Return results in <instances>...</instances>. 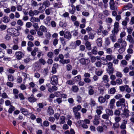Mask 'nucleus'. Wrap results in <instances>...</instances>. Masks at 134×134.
I'll return each instance as SVG.
<instances>
[{
  "label": "nucleus",
  "instance_id": "58",
  "mask_svg": "<svg viewBox=\"0 0 134 134\" xmlns=\"http://www.w3.org/2000/svg\"><path fill=\"white\" fill-rule=\"evenodd\" d=\"M90 104L92 107L94 106L95 105L96 102L94 100L91 99L90 100Z\"/></svg>",
  "mask_w": 134,
  "mask_h": 134
},
{
  "label": "nucleus",
  "instance_id": "9",
  "mask_svg": "<svg viewBox=\"0 0 134 134\" xmlns=\"http://www.w3.org/2000/svg\"><path fill=\"white\" fill-rule=\"evenodd\" d=\"M99 116L98 115H96L95 116L94 119L93 121V124L95 125H97L99 123Z\"/></svg>",
  "mask_w": 134,
  "mask_h": 134
},
{
  "label": "nucleus",
  "instance_id": "23",
  "mask_svg": "<svg viewBox=\"0 0 134 134\" xmlns=\"http://www.w3.org/2000/svg\"><path fill=\"white\" fill-rule=\"evenodd\" d=\"M28 100L31 102H35L36 100V99L34 98L33 95H31L30 97L28 98Z\"/></svg>",
  "mask_w": 134,
  "mask_h": 134
},
{
  "label": "nucleus",
  "instance_id": "21",
  "mask_svg": "<svg viewBox=\"0 0 134 134\" xmlns=\"http://www.w3.org/2000/svg\"><path fill=\"white\" fill-rule=\"evenodd\" d=\"M96 42L98 47H101L102 45V38H98Z\"/></svg>",
  "mask_w": 134,
  "mask_h": 134
},
{
  "label": "nucleus",
  "instance_id": "61",
  "mask_svg": "<svg viewBox=\"0 0 134 134\" xmlns=\"http://www.w3.org/2000/svg\"><path fill=\"white\" fill-rule=\"evenodd\" d=\"M61 4H59L57 3H55L53 4V6L55 8H58L61 7Z\"/></svg>",
  "mask_w": 134,
  "mask_h": 134
},
{
  "label": "nucleus",
  "instance_id": "43",
  "mask_svg": "<svg viewBox=\"0 0 134 134\" xmlns=\"http://www.w3.org/2000/svg\"><path fill=\"white\" fill-rule=\"evenodd\" d=\"M15 109V108L14 106L12 105H11L10 108L9 109L8 112L10 113H12L13 111Z\"/></svg>",
  "mask_w": 134,
  "mask_h": 134
},
{
  "label": "nucleus",
  "instance_id": "3",
  "mask_svg": "<svg viewBox=\"0 0 134 134\" xmlns=\"http://www.w3.org/2000/svg\"><path fill=\"white\" fill-rule=\"evenodd\" d=\"M46 86L48 88V91L50 92H52L54 91H56L58 89L57 87L55 86H52L51 87L50 83H47L46 85Z\"/></svg>",
  "mask_w": 134,
  "mask_h": 134
},
{
  "label": "nucleus",
  "instance_id": "51",
  "mask_svg": "<svg viewBox=\"0 0 134 134\" xmlns=\"http://www.w3.org/2000/svg\"><path fill=\"white\" fill-rule=\"evenodd\" d=\"M125 50V48L124 47H121L118 50L119 53L120 54H121L124 52Z\"/></svg>",
  "mask_w": 134,
  "mask_h": 134
},
{
  "label": "nucleus",
  "instance_id": "64",
  "mask_svg": "<svg viewBox=\"0 0 134 134\" xmlns=\"http://www.w3.org/2000/svg\"><path fill=\"white\" fill-rule=\"evenodd\" d=\"M18 24L20 26H22L23 25V23L22 21L20 19L18 20L17 21Z\"/></svg>",
  "mask_w": 134,
  "mask_h": 134
},
{
  "label": "nucleus",
  "instance_id": "62",
  "mask_svg": "<svg viewBox=\"0 0 134 134\" xmlns=\"http://www.w3.org/2000/svg\"><path fill=\"white\" fill-rule=\"evenodd\" d=\"M48 72V70L47 68H45L42 71V73L44 76L47 75Z\"/></svg>",
  "mask_w": 134,
  "mask_h": 134
},
{
  "label": "nucleus",
  "instance_id": "35",
  "mask_svg": "<svg viewBox=\"0 0 134 134\" xmlns=\"http://www.w3.org/2000/svg\"><path fill=\"white\" fill-rule=\"evenodd\" d=\"M115 34H112L110 36V38L112 40V41L114 42L116 41V36L115 35Z\"/></svg>",
  "mask_w": 134,
  "mask_h": 134
},
{
  "label": "nucleus",
  "instance_id": "46",
  "mask_svg": "<svg viewBox=\"0 0 134 134\" xmlns=\"http://www.w3.org/2000/svg\"><path fill=\"white\" fill-rule=\"evenodd\" d=\"M116 75L117 77L121 78L122 77V75L121 72L117 71L116 72Z\"/></svg>",
  "mask_w": 134,
  "mask_h": 134
},
{
  "label": "nucleus",
  "instance_id": "45",
  "mask_svg": "<svg viewBox=\"0 0 134 134\" xmlns=\"http://www.w3.org/2000/svg\"><path fill=\"white\" fill-rule=\"evenodd\" d=\"M59 26L64 28L67 25L66 23H63L62 22L60 21L59 23Z\"/></svg>",
  "mask_w": 134,
  "mask_h": 134
},
{
  "label": "nucleus",
  "instance_id": "14",
  "mask_svg": "<svg viewBox=\"0 0 134 134\" xmlns=\"http://www.w3.org/2000/svg\"><path fill=\"white\" fill-rule=\"evenodd\" d=\"M54 9L52 7H51L48 9H46L45 11L46 14L48 15H49L53 12V10Z\"/></svg>",
  "mask_w": 134,
  "mask_h": 134
},
{
  "label": "nucleus",
  "instance_id": "11",
  "mask_svg": "<svg viewBox=\"0 0 134 134\" xmlns=\"http://www.w3.org/2000/svg\"><path fill=\"white\" fill-rule=\"evenodd\" d=\"M115 100L114 99H111L110 102L109 106L111 109H113L114 107V104Z\"/></svg>",
  "mask_w": 134,
  "mask_h": 134
},
{
  "label": "nucleus",
  "instance_id": "30",
  "mask_svg": "<svg viewBox=\"0 0 134 134\" xmlns=\"http://www.w3.org/2000/svg\"><path fill=\"white\" fill-rule=\"evenodd\" d=\"M58 65L57 64H55L53 65V66L52 68V70L51 71L52 73L54 74L56 73L57 71L56 68L55 67L58 66Z\"/></svg>",
  "mask_w": 134,
  "mask_h": 134
},
{
  "label": "nucleus",
  "instance_id": "42",
  "mask_svg": "<svg viewBox=\"0 0 134 134\" xmlns=\"http://www.w3.org/2000/svg\"><path fill=\"white\" fill-rule=\"evenodd\" d=\"M13 30H14V31L13 34V35L16 36H17L19 35L20 33L18 31V30H16L15 28Z\"/></svg>",
  "mask_w": 134,
  "mask_h": 134
},
{
  "label": "nucleus",
  "instance_id": "44",
  "mask_svg": "<svg viewBox=\"0 0 134 134\" xmlns=\"http://www.w3.org/2000/svg\"><path fill=\"white\" fill-rule=\"evenodd\" d=\"M117 84L118 85H120L122 84V81L121 79L120 78L117 79L116 80Z\"/></svg>",
  "mask_w": 134,
  "mask_h": 134
},
{
  "label": "nucleus",
  "instance_id": "60",
  "mask_svg": "<svg viewBox=\"0 0 134 134\" xmlns=\"http://www.w3.org/2000/svg\"><path fill=\"white\" fill-rule=\"evenodd\" d=\"M103 71L102 70H100L98 71L96 73L97 75L100 76L103 72Z\"/></svg>",
  "mask_w": 134,
  "mask_h": 134
},
{
  "label": "nucleus",
  "instance_id": "56",
  "mask_svg": "<svg viewBox=\"0 0 134 134\" xmlns=\"http://www.w3.org/2000/svg\"><path fill=\"white\" fill-rule=\"evenodd\" d=\"M72 90L73 91L75 92H77L79 90V88L77 86H72Z\"/></svg>",
  "mask_w": 134,
  "mask_h": 134
},
{
  "label": "nucleus",
  "instance_id": "38",
  "mask_svg": "<svg viewBox=\"0 0 134 134\" xmlns=\"http://www.w3.org/2000/svg\"><path fill=\"white\" fill-rule=\"evenodd\" d=\"M40 29L42 31L44 32H46L47 31V30L45 27L43 25L41 26L40 27Z\"/></svg>",
  "mask_w": 134,
  "mask_h": 134
},
{
  "label": "nucleus",
  "instance_id": "49",
  "mask_svg": "<svg viewBox=\"0 0 134 134\" xmlns=\"http://www.w3.org/2000/svg\"><path fill=\"white\" fill-rule=\"evenodd\" d=\"M116 90L115 88L113 87L110 88L109 90L110 93L111 94H113L115 93Z\"/></svg>",
  "mask_w": 134,
  "mask_h": 134
},
{
  "label": "nucleus",
  "instance_id": "2",
  "mask_svg": "<svg viewBox=\"0 0 134 134\" xmlns=\"http://www.w3.org/2000/svg\"><path fill=\"white\" fill-rule=\"evenodd\" d=\"M58 77L57 76L53 75L51 78V83L54 85H56L58 83Z\"/></svg>",
  "mask_w": 134,
  "mask_h": 134
},
{
  "label": "nucleus",
  "instance_id": "47",
  "mask_svg": "<svg viewBox=\"0 0 134 134\" xmlns=\"http://www.w3.org/2000/svg\"><path fill=\"white\" fill-rule=\"evenodd\" d=\"M118 31V27H114V30L112 31L113 34H116Z\"/></svg>",
  "mask_w": 134,
  "mask_h": 134
},
{
  "label": "nucleus",
  "instance_id": "5",
  "mask_svg": "<svg viewBox=\"0 0 134 134\" xmlns=\"http://www.w3.org/2000/svg\"><path fill=\"white\" fill-rule=\"evenodd\" d=\"M64 37L68 40H70L71 37V35L70 33L68 31H65Z\"/></svg>",
  "mask_w": 134,
  "mask_h": 134
},
{
  "label": "nucleus",
  "instance_id": "12",
  "mask_svg": "<svg viewBox=\"0 0 134 134\" xmlns=\"http://www.w3.org/2000/svg\"><path fill=\"white\" fill-rule=\"evenodd\" d=\"M109 3L111 9L113 10H117V7L115 5V3L114 2H109Z\"/></svg>",
  "mask_w": 134,
  "mask_h": 134
},
{
  "label": "nucleus",
  "instance_id": "25",
  "mask_svg": "<svg viewBox=\"0 0 134 134\" xmlns=\"http://www.w3.org/2000/svg\"><path fill=\"white\" fill-rule=\"evenodd\" d=\"M85 45L87 49L88 50H90L91 49V44L90 42L87 41L85 43Z\"/></svg>",
  "mask_w": 134,
  "mask_h": 134
},
{
  "label": "nucleus",
  "instance_id": "1",
  "mask_svg": "<svg viewBox=\"0 0 134 134\" xmlns=\"http://www.w3.org/2000/svg\"><path fill=\"white\" fill-rule=\"evenodd\" d=\"M125 100L124 98L120 99L119 101L116 103V105L117 107L121 106V109L123 111V113L121 116L122 117L126 118L129 116V110L128 109V107L126 105L125 103Z\"/></svg>",
  "mask_w": 134,
  "mask_h": 134
},
{
  "label": "nucleus",
  "instance_id": "53",
  "mask_svg": "<svg viewBox=\"0 0 134 134\" xmlns=\"http://www.w3.org/2000/svg\"><path fill=\"white\" fill-rule=\"evenodd\" d=\"M74 80L75 81H80L81 80V76L80 75H78L76 76L75 77Z\"/></svg>",
  "mask_w": 134,
  "mask_h": 134
},
{
  "label": "nucleus",
  "instance_id": "16",
  "mask_svg": "<svg viewBox=\"0 0 134 134\" xmlns=\"http://www.w3.org/2000/svg\"><path fill=\"white\" fill-rule=\"evenodd\" d=\"M51 20V17L50 16H47L44 20V22L45 24L48 25L50 23Z\"/></svg>",
  "mask_w": 134,
  "mask_h": 134
},
{
  "label": "nucleus",
  "instance_id": "39",
  "mask_svg": "<svg viewBox=\"0 0 134 134\" xmlns=\"http://www.w3.org/2000/svg\"><path fill=\"white\" fill-rule=\"evenodd\" d=\"M97 48L96 46H94L92 50V53L94 55H96L97 53Z\"/></svg>",
  "mask_w": 134,
  "mask_h": 134
},
{
  "label": "nucleus",
  "instance_id": "48",
  "mask_svg": "<svg viewBox=\"0 0 134 134\" xmlns=\"http://www.w3.org/2000/svg\"><path fill=\"white\" fill-rule=\"evenodd\" d=\"M54 102L56 103L57 102L58 104H59L62 102V99L61 98H58L54 100Z\"/></svg>",
  "mask_w": 134,
  "mask_h": 134
},
{
  "label": "nucleus",
  "instance_id": "50",
  "mask_svg": "<svg viewBox=\"0 0 134 134\" xmlns=\"http://www.w3.org/2000/svg\"><path fill=\"white\" fill-rule=\"evenodd\" d=\"M31 5L32 7H36L37 5V3L35 1H32L31 2Z\"/></svg>",
  "mask_w": 134,
  "mask_h": 134
},
{
  "label": "nucleus",
  "instance_id": "54",
  "mask_svg": "<svg viewBox=\"0 0 134 134\" xmlns=\"http://www.w3.org/2000/svg\"><path fill=\"white\" fill-rule=\"evenodd\" d=\"M33 26L36 31H37L39 28L38 24L37 23H34L33 24Z\"/></svg>",
  "mask_w": 134,
  "mask_h": 134
},
{
  "label": "nucleus",
  "instance_id": "59",
  "mask_svg": "<svg viewBox=\"0 0 134 134\" xmlns=\"http://www.w3.org/2000/svg\"><path fill=\"white\" fill-rule=\"evenodd\" d=\"M121 64L123 66H126L127 65V63L126 60H123L121 61Z\"/></svg>",
  "mask_w": 134,
  "mask_h": 134
},
{
  "label": "nucleus",
  "instance_id": "29",
  "mask_svg": "<svg viewBox=\"0 0 134 134\" xmlns=\"http://www.w3.org/2000/svg\"><path fill=\"white\" fill-rule=\"evenodd\" d=\"M10 19L8 16H5L2 19L3 21L5 23H8L10 21Z\"/></svg>",
  "mask_w": 134,
  "mask_h": 134
},
{
  "label": "nucleus",
  "instance_id": "55",
  "mask_svg": "<svg viewBox=\"0 0 134 134\" xmlns=\"http://www.w3.org/2000/svg\"><path fill=\"white\" fill-rule=\"evenodd\" d=\"M60 39L62 44L64 46L66 44V43L65 39L63 37H60Z\"/></svg>",
  "mask_w": 134,
  "mask_h": 134
},
{
  "label": "nucleus",
  "instance_id": "6",
  "mask_svg": "<svg viewBox=\"0 0 134 134\" xmlns=\"http://www.w3.org/2000/svg\"><path fill=\"white\" fill-rule=\"evenodd\" d=\"M79 61L83 65H87L90 62V61L87 59L82 58L80 59Z\"/></svg>",
  "mask_w": 134,
  "mask_h": 134
},
{
  "label": "nucleus",
  "instance_id": "26",
  "mask_svg": "<svg viewBox=\"0 0 134 134\" xmlns=\"http://www.w3.org/2000/svg\"><path fill=\"white\" fill-rule=\"evenodd\" d=\"M70 6L72 7V9L71 10L70 9L69 10V12L71 14H73L74 13L75 11V7L72 4H71Z\"/></svg>",
  "mask_w": 134,
  "mask_h": 134
},
{
  "label": "nucleus",
  "instance_id": "28",
  "mask_svg": "<svg viewBox=\"0 0 134 134\" xmlns=\"http://www.w3.org/2000/svg\"><path fill=\"white\" fill-rule=\"evenodd\" d=\"M115 57L112 55H108L106 57V58L107 60L110 61L112 59H114Z\"/></svg>",
  "mask_w": 134,
  "mask_h": 134
},
{
  "label": "nucleus",
  "instance_id": "19",
  "mask_svg": "<svg viewBox=\"0 0 134 134\" xmlns=\"http://www.w3.org/2000/svg\"><path fill=\"white\" fill-rule=\"evenodd\" d=\"M132 7V5L131 3H128L123 8V10H126L131 8Z\"/></svg>",
  "mask_w": 134,
  "mask_h": 134
},
{
  "label": "nucleus",
  "instance_id": "36",
  "mask_svg": "<svg viewBox=\"0 0 134 134\" xmlns=\"http://www.w3.org/2000/svg\"><path fill=\"white\" fill-rule=\"evenodd\" d=\"M104 82L107 83L109 81V80L108 78V76L106 75H104L102 78Z\"/></svg>",
  "mask_w": 134,
  "mask_h": 134
},
{
  "label": "nucleus",
  "instance_id": "24",
  "mask_svg": "<svg viewBox=\"0 0 134 134\" xmlns=\"http://www.w3.org/2000/svg\"><path fill=\"white\" fill-rule=\"evenodd\" d=\"M81 108V106L80 105H78L77 107H74L73 109L74 112H78Z\"/></svg>",
  "mask_w": 134,
  "mask_h": 134
},
{
  "label": "nucleus",
  "instance_id": "10",
  "mask_svg": "<svg viewBox=\"0 0 134 134\" xmlns=\"http://www.w3.org/2000/svg\"><path fill=\"white\" fill-rule=\"evenodd\" d=\"M39 12L36 10H34L33 11L30 10L29 12V14L30 16H32L38 14Z\"/></svg>",
  "mask_w": 134,
  "mask_h": 134
},
{
  "label": "nucleus",
  "instance_id": "37",
  "mask_svg": "<svg viewBox=\"0 0 134 134\" xmlns=\"http://www.w3.org/2000/svg\"><path fill=\"white\" fill-rule=\"evenodd\" d=\"M70 61L69 59H68L66 60H60V62L63 64H68L70 62Z\"/></svg>",
  "mask_w": 134,
  "mask_h": 134
},
{
  "label": "nucleus",
  "instance_id": "27",
  "mask_svg": "<svg viewBox=\"0 0 134 134\" xmlns=\"http://www.w3.org/2000/svg\"><path fill=\"white\" fill-rule=\"evenodd\" d=\"M99 102L101 103H103L105 101L104 98L102 96L99 97L98 98Z\"/></svg>",
  "mask_w": 134,
  "mask_h": 134
},
{
  "label": "nucleus",
  "instance_id": "22",
  "mask_svg": "<svg viewBox=\"0 0 134 134\" xmlns=\"http://www.w3.org/2000/svg\"><path fill=\"white\" fill-rule=\"evenodd\" d=\"M14 28H9L7 29V31L8 34L10 35H12L13 33Z\"/></svg>",
  "mask_w": 134,
  "mask_h": 134
},
{
  "label": "nucleus",
  "instance_id": "41",
  "mask_svg": "<svg viewBox=\"0 0 134 134\" xmlns=\"http://www.w3.org/2000/svg\"><path fill=\"white\" fill-rule=\"evenodd\" d=\"M125 90L127 93H130L131 91V88L127 85H125Z\"/></svg>",
  "mask_w": 134,
  "mask_h": 134
},
{
  "label": "nucleus",
  "instance_id": "63",
  "mask_svg": "<svg viewBox=\"0 0 134 134\" xmlns=\"http://www.w3.org/2000/svg\"><path fill=\"white\" fill-rule=\"evenodd\" d=\"M28 115L30 116L31 119L32 120H34L36 118L35 116L33 114L29 113Z\"/></svg>",
  "mask_w": 134,
  "mask_h": 134
},
{
  "label": "nucleus",
  "instance_id": "31",
  "mask_svg": "<svg viewBox=\"0 0 134 134\" xmlns=\"http://www.w3.org/2000/svg\"><path fill=\"white\" fill-rule=\"evenodd\" d=\"M75 115V118L76 119H80L81 118L80 114L78 112H74Z\"/></svg>",
  "mask_w": 134,
  "mask_h": 134
},
{
  "label": "nucleus",
  "instance_id": "32",
  "mask_svg": "<svg viewBox=\"0 0 134 134\" xmlns=\"http://www.w3.org/2000/svg\"><path fill=\"white\" fill-rule=\"evenodd\" d=\"M97 130L98 132L100 133L103 132L104 129L102 126H99L97 127Z\"/></svg>",
  "mask_w": 134,
  "mask_h": 134
},
{
  "label": "nucleus",
  "instance_id": "52",
  "mask_svg": "<svg viewBox=\"0 0 134 134\" xmlns=\"http://www.w3.org/2000/svg\"><path fill=\"white\" fill-rule=\"evenodd\" d=\"M106 113L109 115H112L113 112L112 110L109 109H107L106 110Z\"/></svg>",
  "mask_w": 134,
  "mask_h": 134
},
{
  "label": "nucleus",
  "instance_id": "20",
  "mask_svg": "<svg viewBox=\"0 0 134 134\" xmlns=\"http://www.w3.org/2000/svg\"><path fill=\"white\" fill-rule=\"evenodd\" d=\"M127 40L131 43H133L134 42L133 38L130 35H128L127 36Z\"/></svg>",
  "mask_w": 134,
  "mask_h": 134
},
{
  "label": "nucleus",
  "instance_id": "15",
  "mask_svg": "<svg viewBox=\"0 0 134 134\" xmlns=\"http://www.w3.org/2000/svg\"><path fill=\"white\" fill-rule=\"evenodd\" d=\"M103 109V107L101 106H98L97 107L96 112L98 115H100L102 113V110Z\"/></svg>",
  "mask_w": 134,
  "mask_h": 134
},
{
  "label": "nucleus",
  "instance_id": "4",
  "mask_svg": "<svg viewBox=\"0 0 134 134\" xmlns=\"http://www.w3.org/2000/svg\"><path fill=\"white\" fill-rule=\"evenodd\" d=\"M23 55V53L20 51L16 52L15 53L16 58L18 60L21 59Z\"/></svg>",
  "mask_w": 134,
  "mask_h": 134
},
{
  "label": "nucleus",
  "instance_id": "7",
  "mask_svg": "<svg viewBox=\"0 0 134 134\" xmlns=\"http://www.w3.org/2000/svg\"><path fill=\"white\" fill-rule=\"evenodd\" d=\"M113 66V64L111 62H109L108 64V66L110 70L108 71V72L109 74L113 73V72L114 69L112 68Z\"/></svg>",
  "mask_w": 134,
  "mask_h": 134
},
{
  "label": "nucleus",
  "instance_id": "40",
  "mask_svg": "<svg viewBox=\"0 0 134 134\" xmlns=\"http://www.w3.org/2000/svg\"><path fill=\"white\" fill-rule=\"evenodd\" d=\"M8 78L9 80L10 81H13L14 80V76L11 74L8 76Z\"/></svg>",
  "mask_w": 134,
  "mask_h": 134
},
{
  "label": "nucleus",
  "instance_id": "13",
  "mask_svg": "<svg viewBox=\"0 0 134 134\" xmlns=\"http://www.w3.org/2000/svg\"><path fill=\"white\" fill-rule=\"evenodd\" d=\"M30 21L32 23H34L35 22H39L40 20L38 18H35L34 17H32L30 18Z\"/></svg>",
  "mask_w": 134,
  "mask_h": 134
},
{
  "label": "nucleus",
  "instance_id": "34",
  "mask_svg": "<svg viewBox=\"0 0 134 134\" xmlns=\"http://www.w3.org/2000/svg\"><path fill=\"white\" fill-rule=\"evenodd\" d=\"M43 4L46 7H48L50 5V3L48 1L46 0L43 2Z\"/></svg>",
  "mask_w": 134,
  "mask_h": 134
},
{
  "label": "nucleus",
  "instance_id": "17",
  "mask_svg": "<svg viewBox=\"0 0 134 134\" xmlns=\"http://www.w3.org/2000/svg\"><path fill=\"white\" fill-rule=\"evenodd\" d=\"M65 117L64 116L60 117L59 121V123L60 124H64L65 122Z\"/></svg>",
  "mask_w": 134,
  "mask_h": 134
},
{
  "label": "nucleus",
  "instance_id": "18",
  "mask_svg": "<svg viewBox=\"0 0 134 134\" xmlns=\"http://www.w3.org/2000/svg\"><path fill=\"white\" fill-rule=\"evenodd\" d=\"M48 113L50 115H52L54 114V110L51 106H49L47 111Z\"/></svg>",
  "mask_w": 134,
  "mask_h": 134
},
{
  "label": "nucleus",
  "instance_id": "33",
  "mask_svg": "<svg viewBox=\"0 0 134 134\" xmlns=\"http://www.w3.org/2000/svg\"><path fill=\"white\" fill-rule=\"evenodd\" d=\"M38 48H34V50L31 52V55L33 56H34L36 54V52L38 51Z\"/></svg>",
  "mask_w": 134,
  "mask_h": 134
},
{
  "label": "nucleus",
  "instance_id": "57",
  "mask_svg": "<svg viewBox=\"0 0 134 134\" xmlns=\"http://www.w3.org/2000/svg\"><path fill=\"white\" fill-rule=\"evenodd\" d=\"M103 29V26L101 25H100L99 29L97 31V33L98 35H100V33L102 31Z\"/></svg>",
  "mask_w": 134,
  "mask_h": 134
},
{
  "label": "nucleus",
  "instance_id": "8",
  "mask_svg": "<svg viewBox=\"0 0 134 134\" xmlns=\"http://www.w3.org/2000/svg\"><path fill=\"white\" fill-rule=\"evenodd\" d=\"M20 110L21 111L22 113L25 115L27 116L29 114L28 110L26 109L23 108H21Z\"/></svg>",
  "mask_w": 134,
  "mask_h": 134
}]
</instances>
